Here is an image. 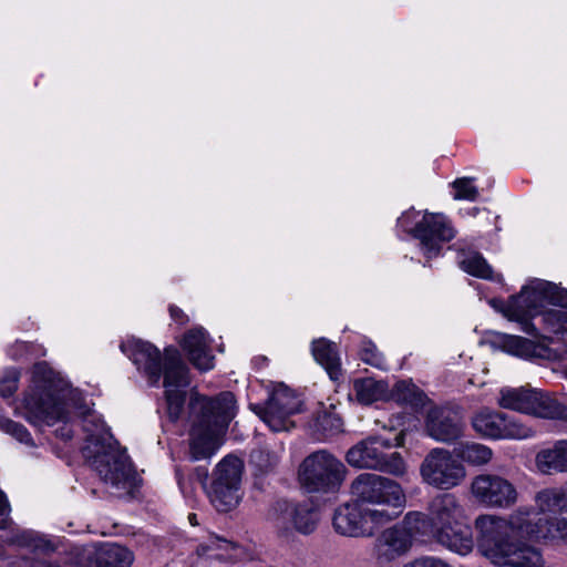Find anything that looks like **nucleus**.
Instances as JSON below:
<instances>
[{
  "instance_id": "obj_1",
  "label": "nucleus",
  "mask_w": 567,
  "mask_h": 567,
  "mask_svg": "<svg viewBox=\"0 0 567 567\" xmlns=\"http://www.w3.org/2000/svg\"><path fill=\"white\" fill-rule=\"evenodd\" d=\"M544 517L533 507H519L507 517L480 515L475 519L477 549L496 567H544L542 550L523 540L540 543Z\"/></svg>"
},
{
  "instance_id": "obj_2",
  "label": "nucleus",
  "mask_w": 567,
  "mask_h": 567,
  "mask_svg": "<svg viewBox=\"0 0 567 567\" xmlns=\"http://www.w3.org/2000/svg\"><path fill=\"white\" fill-rule=\"evenodd\" d=\"M121 350L157 385L163 377L167 415L175 422L182 415L189 385L188 369L176 349L167 348L162 354L153 344L142 340H131L121 344Z\"/></svg>"
},
{
  "instance_id": "obj_3",
  "label": "nucleus",
  "mask_w": 567,
  "mask_h": 567,
  "mask_svg": "<svg viewBox=\"0 0 567 567\" xmlns=\"http://www.w3.org/2000/svg\"><path fill=\"white\" fill-rule=\"evenodd\" d=\"M68 384L51 369L47 362L34 364L31 385L22 401L20 414L33 426L64 425L56 430L63 440L72 437V431L66 425L69 409L66 405Z\"/></svg>"
},
{
  "instance_id": "obj_4",
  "label": "nucleus",
  "mask_w": 567,
  "mask_h": 567,
  "mask_svg": "<svg viewBox=\"0 0 567 567\" xmlns=\"http://www.w3.org/2000/svg\"><path fill=\"white\" fill-rule=\"evenodd\" d=\"M411 513L417 517L416 524L423 537H430L462 556L473 550L474 540L466 509L455 494L443 493L434 496L429 503L427 514Z\"/></svg>"
},
{
  "instance_id": "obj_5",
  "label": "nucleus",
  "mask_w": 567,
  "mask_h": 567,
  "mask_svg": "<svg viewBox=\"0 0 567 567\" xmlns=\"http://www.w3.org/2000/svg\"><path fill=\"white\" fill-rule=\"evenodd\" d=\"M189 410L193 417L189 458H210L221 446V436L235 415V396L230 392H223L215 399L193 395Z\"/></svg>"
},
{
  "instance_id": "obj_6",
  "label": "nucleus",
  "mask_w": 567,
  "mask_h": 567,
  "mask_svg": "<svg viewBox=\"0 0 567 567\" xmlns=\"http://www.w3.org/2000/svg\"><path fill=\"white\" fill-rule=\"evenodd\" d=\"M83 426L90 432L83 453L90 460L91 466L114 494L130 492L135 486L136 476L125 451L113 440L105 424L95 416H86Z\"/></svg>"
},
{
  "instance_id": "obj_7",
  "label": "nucleus",
  "mask_w": 567,
  "mask_h": 567,
  "mask_svg": "<svg viewBox=\"0 0 567 567\" xmlns=\"http://www.w3.org/2000/svg\"><path fill=\"white\" fill-rule=\"evenodd\" d=\"M546 303L567 308V289L549 281L534 279L525 286L519 295L513 296L499 310L511 320L522 321V330L528 334H536V327L523 317L532 315ZM491 305L498 309V301L491 300Z\"/></svg>"
},
{
  "instance_id": "obj_8",
  "label": "nucleus",
  "mask_w": 567,
  "mask_h": 567,
  "mask_svg": "<svg viewBox=\"0 0 567 567\" xmlns=\"http://www.w3.org/2000/svg\"><path fill=\"white\" fill-rule=\"evenodd\" d=\"M351 494L363 507L389 514L388 523L394 520L406 504L405 493L398 482L373 473L358 475L351 483Z\"/></svg>"
},
{
  "instance_id": "obj_9",
  "label": "nucleus",
  "mask_w": 567,
  "mask_h": 567,
  "mask_svg": "<svg viewBox=\"0 0 567 567\" xmlns=\"http://www.w3.org/2000/svg\"><path fill=\"white\" fill-rule=\"evenodd\" d=\"M403 444V433L393 439L370 436L352 446L346 455L349 465L357 468H369L384 472L394 476H403L406 464L398 452L388 454L385 451Z\"/></svg>"
},
{
  "instance_id": "obj_10",
  "label": "nucleus",
  "mask_w": 567,
  "mask_h": 567,
  "mask_svg": "<svg viewBox=\"0 0 567 567\" xmlns=\"http://www.w3.org/2000/svg\"><path fill=\"white\" fill-rule=\"evenodd\" d=\"M419 213L405 212L398 224L420 241V249L424 257L430 260L441 254L442 246L452 240L455 230L449 219L442 214L426 213L420 220H415Z\"/></svg>"
},
{
  "instance_id": "obj_11",
  "label": "nucleus",
  "mask_w": 567,
  "mask_h": 567,
  "mask_svg": "<svg viewBox=\"0 0 567 567\" xmlns=\"http://www.w3.org/2000/svg\"><path fill=\"white\" fill-rule=\"evenodd\" d=\"M347 468L329 452L321 450L307 456L299 468V481L308 492H334L344 481Z\"/></svg>"
},
{
  "instance_id": "obj_12",
  "label": "nucleus",
  "mask_w": 567,
  "mask_h": 567,
  "mask_svg": "<svg viewBox=\"0 0 567 567\" xmlns=\"http://www.w3.org/2000/svg\"><path fill=\"white\" fill-rule=\"evenodd\" d=\"M419 520L411 512L405 514L402 522L382 530L374 540L373 556L381 566L388 565L404 556L421 535Z\"/></svg>"
},
{
  "instance_id": "obj_13",
  "label": "nucleus",
  "mask_w": 567,
  "mask_h": 567,
  "mask_svg": "<svg viewBox=\"0 0 567 567\" xmlns=\"http://www.w3.org/2000/svg\"><path fill=\"white\" fill-rule=\"evenodd\" d=\"M420 474L425 484L436 489L449 491L465 480L466 470L451 451L435 447L421 463Z\"/></svg>"
},
{
  "instance_id": "obj_14",
  "label": "nucleus",
  "mask_w": 567,
  "mask_h": 567,
  "mask_svg": "<svg viewBox=\"0 0 567 567\" xmlns=\"http://www.w3.org/2000/svg\"><path fill=\"white\" fill-rule=\"evenodd\" d=\"M389 514L369 509L359 503L346 504L336 509L333 527L348 537H370L382 525L388 524Z\"/></svg>"
},
{
  "instance_id": "obj_15",
  "label": "nucleus",
  "mask_w": 567,
  "mask_h": 567,
  "mask_svg": "<svg viewBox=\"0 0 567 567\" xmlns=\"http://www.w3.org/2000/svg\"><path fill=\"white\" fill-rule=\"evenodd\" d=\"M471 424L478 435L488 440H525L534 435V431L517 419L488 408L476 411Z\"/></svg>"
},
{
  "instance_id": "obj_16",
  "label": "nucleus",
  "mask_w": 567,
  "mask_h": 567,
  "mask_svg": "<svg viewBox=\"0 0 567 567\" xmlns=\"http://www.w3.org/2000/svg\"><path fill=\"white\" fill-rule=\"evenodd\" d=\"M470 491L475 502L487 508L507 509L519 499L514 483L498 474L476 475L471 482Z\"/></svg>"
},
{
  "instance_id": "obj_17",
  "label": "nucleus",
  "mask_w": 567,
  "mask_h": 567,
  "mask_svg": "<svg viewBox=\"0 0 567 567\" xmlns=\"http://www.w3.org/2000/svg\"><path fill=\"white\" fill-rule=\"evenodd\" d=\"M269 520L281 536H289L292 530L310 534L317 526L318 514L310 504L279 501L270 511Z\"/></svg>"
},
{
  "instance_id": "obj_18",
  "label": "nucleus",
  "mask_w": 567,
  "mask_h": 567,
  "mask_svg": "<svg viewBox=\"0 0 567 567\" xmlns=\"http://www.w3.org/2000/svg\"><path fill=\"white\" fill-rule=\"evenodd\" d=\"M300 405L298 396L281 384L272 391L265 406H256L255 411L271 431L281 432L295 426L290 416L299 412Z\"/></svg>"
},
{
  "instance_id": "obj_19",
  "label": "nucleus",
  "mask_w": 567,
  "mask_h": 567,
  "mask_svg": "<svg viewBox=\"0 0 567 567\" xmlns=\"http://www.w3.org/2000/svg\"><path fill=\"white\" fill-rule=\"evenodd\" d=\"M463 430V419L457 410L433 406L426 413L425 431L435 441L452 443L462 436Z\"/></svg>"
},
{
  "instance_id": "obj_20",
  "label": "nucleus",
  "mask_w": 567,
  "mask_h": 567,
  "mask_svg": "<svg viewBox=\"0 0 567 567\" xmlns=\"http://www.w3.org/2000/svg\"><path fill=\"white\" fill-rule=\"evenodd\" d=\"M86 567H130L134 561L133 553L117 544H103L84 548Z\"/></svg>"
},
{
  "instance_id": "obj_21",
  "label": "nucleus",
  "mask_w": 567,
  "mask_h": 567,
  "mask_svg": "<svg viewBox=\"0 0 567 567\" xmlns=\"http://www.w3.org/2000/svg\"><path fill=\"white\" fill-rule=\"evenodd\" d=\"M182 347L198 370L208 371L214 368V355L210 353L208 336L203 328L189 330L183 339Z\"/></svg>"
},
{
  "instance_id": "obj_22",
  "label": "nucleus",
  "mask_w": 567,
  "mask_h": 567,
  "mask_svg": "<svg viewBox=\"0 0 567 567\" xmlns=\"http://www.w3.org/2000/svg\"><path fill=\"white\" fill-rule=\"evenodd\" d=\"M503 349L523 359L556 360L558 352L544 342H534L519 336L505 334L502 339Z\"/></svg>"
},
{
  "instance_id": "obj_23",
  "label": "nucleus",
  "mask_w": 567,
  "mask_h": 567,
  "mask_svg": "<svg viewBox=\"0 0 567 567\" xmlns=\"http://www.w3.org/2000/svg\"><path fill=\"white\" fill-rule=\"evenodd\" d=\"M537 470L543 474L567 473V439L540 450L535 457Z\"/></svg>"
},
{
  "instance_id": "obj_24",
  "label": "nucleus",
  "mask_w": 567,
  "mask_h": 567,
  "mask_svg": "<svg viewBox=\"0 0 567 567\" xmlns=\"http://www.w3.org/2000/svg\"><path fill=\"white\" fill-rule=\"evenodd\" d=\"M565 413L566 405L559 402L554 395L534 389L528 414L542 419L563 420Z\"/></svg>"
},
{
  "instance_id": "obj_25",
  "label": "nucleus",
  "mask_w": 567,
  "mask_h": 567,
  "mask_svg": "<svg viewBox=\"0 0 567 567\" xmlns=\"http://www.w3.org/2000/svg\"><path fill=\"white\" fill-rule=\"evenodd\" d=\"M315 360L324 368L331 380H338L341 375V363L337 346L327 339H318L312 342Z\"/></svg>"
},
{
  "instance_id": "obj_26",
  "label": "nucleus",
  "mask_w": 567,
  "mask_h": 567,
  "mask_svg": "<svg viewBox=\"0 0 567 567\" xmlns=\"http://www.w3.org/2000/svg\"><path fill=\"white\" fill-rule=\"evenodd\" d=\"M534 389L526 388H502L497 404L507 410L528 414L532 404Z\"/></svg>"
},
{
  "instance_id": "obj_27",
  "label": "nucleus",
  "mask_w": 567,
  "mask_h": 567,
  "mask_svg": "<svg viewBox=\"0 0 567 567\" xmlns=\"http://www.w3.org/2000/svg\"><path fill=\"white\" fill-rule=\"evenodd\" d=\"M207 495L218 512H229L235 508L241 498L240 488L223 485L219 481H213L207 489Z\"/></svg>"
},
{
  "instance_id": "obj_28",
  "label": "nucleus",
  "mask_w": 567,
  "mask_h": 567,
  "mask_svg": "<svg viewBox=\"0 0 567 567\" xmlns=\"http://www.w3.org/2000/svg\"><path fill=\"white\" fill-rule=\"evenodd\" d=\"M244 464L240 458L233 455L225 456L214 471L213 481H219L223 485L240 488Z\"/></svg>"
},
{
  "instance_id": "obj_29",
  "label": "nucleus",
  "mask_w": 567,
  "mask_h": 567,
  "mask_svg": "<svg viewBox=\"0 0 567 567\" xmlns=\"http://www.w3.org/2000/svg\"><path fill=\"white\" fill-rule=\"evenodd\" d=\"M353 392L360 403L368 405L386 398L388 384L372 378L358 379L353 382Z\"/></svg>"
},
{
  "instance_id": "obj_30",
  "label": "nucleus",
  "mask_w": 567,
  "mask_h": 567,
  "mask_svg": "<svg viewBox=\"0 0 567 567\" xmlns=\"http://www.w3.org/2000/svg\"><path fill=\"white\" fill-rule=\"evenodd\" d=\"M453 453L463 462L476 466L487 464L493 456V451L488 446L476 442H461L454 447Z\"/></svg>"
},
{
  "instance_id": "obj_31",
  "label": "nucleus",
  "mask_w": 567,
  "mask_h": 567,
  "mask_svg": "<svg viewBox=\"0 0 567 567\" xmlns=\"http://www.w3.org/2000/svg\"><path fill=\"white\" fill-rule=\"evenodd\" d=\"M456 258L460 267L467 274L483 279H494L492 267L480 252L461 250Z\"/></svg>"
},
{
  "instance_id": "obj_32",
  "label": "nucleus",
  "mask_w": 567,
  "mask_h": 567,
  "mask_svg": "<svg viewBox=\"0 0 567 567\" xmlns=\"http://www.w3.org/2000/svg\"><path fill=\"white\" fill-rule=\"evenodd\" d=\"M536 506L540 513L565 512L567 513V486L561 489L547 488L537 493Z\"/></svg>"
},
{
  "instance_id": "obj_33",
  "label": "nucleus",
  "mask_w": 567,
  "mask_h": 567,
  "mask_svg": "<svg viewBox=\"0 0 567 567\" xmlns=\"http://www.w3.org/2000/svg\"><path fill=\"white\" fill-rule=\"evenodd\" d=\"M540 543L567 544V518H544Z\"/></svg>"
},
{
  "instance_id": "obj_34",
  "label": "nucleus",
  "mask_w": 567,
  "mask_h": 567,
  "mask_svg": "<svg viewBox=\"0 0 567 567\" xmlns=\"http://www.w3.org/2000/svg\"><path fill=\"white\" fill-rule=\"evenodd\" d=\"M8 545L24 547L32 550H43L48 543L33 530L14 529L3 539Z\"/></svg>"
},
{
  "instance_id": "obj_35",
  "label": "nucleus",
  "mask_w": 567,
  "mask_h": 567,
  "mask_svg": "<svg viewBox=\"0 0 567 567\" xmlns=\"http://www.w3.org/2000/svg\"><path fill=\"white\" fill-rule=\"evenodd\" d=\"M0 430L13 436L21 443H24L30 446L34 445L31 434L29 433L28 429L24 425L17 423L2 415H0Z\"/></svg>"
},
{
  "instance_id": "obj_36",
  "label": "nucleus",
  "mask_w": 567,
  "mask_h": 567,
  "mask_svg": "<svg viewBox=\"0 0 567 567\" xmlns=\"http://www.w3.org/2000/svg\"><path fill=\"white\" fill-rule=\"evenodd\" d=\"M250 462L261 472L272 470L279 462V455L268 449H257L250 454Z\"/></svg>"
},
{
  "instance_id": "obj_37",
  "label": "nucleus",
  "mask_w": 567,
  "mask_h": 567,
  "mask_svg": "<svg viewBox=\"0 0 567 567\" xmlns=\"http://www.w3.org/2000/svg\"><path fill=\"white\" fill-rule=\"evenodd\" d=\"M543 322L548 332H567V311L549 310L543 315Z\"/></svg>"
},
{
  "instance_id": "obj_38",
  "label": "nucleus",
  "mask_w": 567,
  "mask_h": 567,
  "mask_svg": "<svg viewBox=\"0 0 567 567\" xmlns=\"http://www.w3.org/2000/svg\"><path fill=\"white\" fill-rule=\"evenodd\" d=\"M453 187L455 188V199L475 200L478 195L477 188L473 185V178H457L453 182Z\"/></svg>"
},
{
  "instance_id": "obj_39",
  "label": "nucleus",
  "mask_w": 567,
  "mask_h": 567,
  "mask_svg": "<svg viewBox=\"0 0 567 567\" xmlns=\"http://www.w3.org/2000/svg\"><path fill=\"white\" fill-rule=\"evenodd\" d=\"M360 357L363 362H365L372 367H375L379 369L384 368V358L378 351L377 347L371 341H364L362 343Z\"/></svg>"
},
{
  "instance_id": "obj_40",
  "label": "nucleus",
  "mask_w": 567,
  "mask_h": 567,
  "mask_svg": "<svg viewBox=\"0 0 567 567\" xmlns=\"http://www.w3.org/2000/svg\"><path fill=\"white\" fill-rule=\"evenodd\" d=\"M20 372L17 369H9L0 379V395L9 398L14 394L18 389Z\"/></svg>"
},
{
  "instance_id": "obj_41",
  "label": "nucleus",
  "mask_w": 567,
  "mask_h": 567,
  "mask_svg": "<svg viewBox=\"0 0 567 567\" xmlns=\"http://www.w3.org/2000/svg\"><path fill=\"white\" fill-rule=\"evenodd\" d=\"M402 567H453L446 560L436 557V556H422L419 557L408 564H404Z\"/></svg>"
},
{
  "instance_id": "obj_42",
  "label": "nucleus",
  "mask_w": 567,
  "mask_h": 567,
  "mask_svg": "<svg viewBox=\"0 0 567 567\" xmlns=\"http://www.w3.org/2000/svg\"><path fill=\"white\" fill-rule=\"evenodd\" d=\"M318 424L324 432H328L329 434L339 432L342 425L340 419L326 413L318 417Z\"/></svg>"
},
{
  "instance_id": "obj_43",
  "label": "nucleus",
  "mask_w": 567,
  "mask_h": 567,
  "mask_svg": "<svg viewBox=\"0 0 567 567\" xmlns=\"http://www.w3.org/2000/svg\"><path fill=\"white\" fill-rule=\"evenodd\" d=\"M10 505L6 494L0 489V529L10 527L12 520L10 518Z\"/></svg>"
},
{
  "instance_id": "obj_44",
  "label": "nucleus",
  "mask_w": 567,
  "mask_h": 567,
  "mask_svg": "<svg viewBox=\"0 0 567 567\" xmlns=\"http://www.w3.org/2000/svg\"><path fill=\"white\" fill-rule=\"evenodd\" d=\"M169 313L173 320H175L177 323L183 324L187 321L186 315L183 312L182 309L177 308L176 306L169 307Z\"/></svg>"
},
{
  "instance_id": "obj_45",
  "label": "nucleus",
  "mask_w": 567,
  "mask_h": 567,
  "mask_svg": "<svg viewBox=\"0 0 567 567\" xmlns=\"http://www.w3.org/2000/svg\"><path fill=\"white\" fill-rule=\"evenodd\" d=\"M188 520H189V523L193 526H197L198 525V520H197V515L196 514H189L188 515Z\"/></svg>"
},
{
  "instance_id": "obj_46",
  "label": "nucleus",
  "mask_w": 567,
  "mask_h": 567,
  "mask_svg": "<svg viewBox=\"0 0 567 567\" xmlns=\"http://www.w3.org/2000/svg\"><path fill=\"white\" fill-rule=\"evenodd\" d=\"M395 388H396L398 392L403 390V389H408L409 390V386L404 382L396 383Z\"/></svg>"
},
{
  "instance_id": "obj_47",
  "label": "nucleus",
  "mask_w": 567,
  "mask_h": 567,
  "mask_svg": "<svg viewBox=\"0 0 567 567\" xmlns=\"http://www.w3.org/2000/svg\"><path fill=\"white\" fill-rule=\"evenodd\" d=\"M217 542L223 544L218 545L219 548H227L228 546H230V544L227 540L217 538Z\"/></svg>"
},
{
  "instance_id": "obj_48",
  "label": "nucleus",
  "mask_w": 567,
  "mask_h": 567,
  "mask_svg": "<svg viewBox=\"0 0 567 567\" xmlns=\"http://www.w3.org/2000/svg\"><path fill=\"white\" fill-rule=\"evenodd\" d=\"M478 212V208L476 207H473L468 210V213L472 215V216H475V214Z\"/></svg>"
},
{
  "instance_id": "obj_49",
  "label": "nucleus",
  "mask_w": 567,
  "mask_h": 567,
  "mask_svg": "<svg viewBox=\"0 0 567 567\" xmlns=\"http://www.w3.org/2000/svg\"><path fill=\"white\" fill-rule=\"evenodd\" d=\"M398 399L399 400H403V401H408L409 400L408 395H405V394L402 395V396L400 395Z\"/></svg>"
},
{
  "instance_id": "obj_50",
  "label": "nucleus",
  "mask_w": 567,
  "mask_h": 567,
  "mask_svg": "<svg viewBox=\"0 0 567 567\" xmlns=\"http://www.w3.org/2000/svg\"><path fill=\"white\" fill-rule=\"evenodd\" d=\"M563 421H567V406H566V413L564 414Z\"/></svg>"
}]
</instances>
